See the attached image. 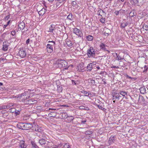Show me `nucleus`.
<instances>
[{
	"label": "nucleus",
	"instance_id": "f257e3e1",
	"mask_svg": "<svg viewBox=\"0 0 148 148\" xmlns=\"http://www.w3.org/2000/svg\"><path fill=\"white\" fill-rule=\"evenodd\" d=\"M87 54L89 58L91 56L93 57H95V51L92 47H91L89 49H88L87 51Z\"/></svg>",
	"mask_w": 148,
	"mask_h": 148
},
{
	"label": "nucleus",
	"instance_id": "f03ea898",
	"mask_svg": "<svg viewBox=\"0 0 148 148\" xmlns=\"http://www.w3.org/2000/svg\"><path fill=\"white\" fill-rule=\"evenodd\" d=\"M58 65L60 68L65 67L68 65L67 62L64 60H58Z\"/></svg>",
	"mask_w": 148,
	"mask_h": 148
},
{
	"label": "nucleus",
	"instance_id": "7ed1b4c3",
	"mask_svg": "<svg viewBox=\"0 0 148 148\" xmlns=\"http://www.w3.org/2000/svg\"><path fill=\"white\" fill-rule=\"evenodd\" d=\"M73 31L74 33L80 37L83 36V34L81 31L79 29L77 28H74L73 29Z\"/></svg>",
	"mask_w": 148,
	"mask_h": 148
},
{
	"label": "nucleus",
	"instance_id": "20e7f679",
	"mask_svg": "<svg viewBox=\"0 0 148 148\" xmlns=\"http://www.w3.org/2000/svg\"><path fill=\"white\" fill-rule=\"evenodd\" d=\"M37 101L32 99H29L25 101V103L26 104L33 105L37 103Z\"/></svg>",
	"mask_w": 148,
	"mask_h": 148
},
{
	"label": "nucleus",
	"instance_id": "39448f33",
	"mask_svg": "<svg viewBox=\"0 0 148 148\" xmlns=\"http://www.w3.org/2000/svg\"><path fill=\"white\" fill-rule=\"evenodd\" d=\"M119 94L117 93L116 92H114L112 94V95L113 97L112 99L117 100V101H118L119 99V97L121 96L119 95Z\"/></svg>",
	"mask_w": 148,
	"mask_h": 148
},
{
	"label": "nucleus",
	"instance_id": "423d86ee",
	"mask_svg": "<svg viewBox=\"0 0 148 148\" xmlns=\"http://www.w3.org/2000/svg\"><path fill=\"white\" fill-rule=\"evenodd\" d=\"M26 93L25 92L22 93L21 95H19V97L23 101H25L26 100L29 99V96H27Z\"/></svg>",
	"mask_w": 148,
	"mask_h": 148
},
{
	"label": "nucleus",
	"instance_id": "0eeeda50",
	"mask_svg": "<svg viewBox=\"0 0 148 148\" xmlns=\"http://www.w3.org/2000/svg\"><path fill=\"white\" fill-rule=\"evenodd\" d=\"M24 130H28L33 127V125L32 123H24Z\"/></svg>",
	"mask_w": 148,
	"mask_h": 148
},
{
	"label": "nucleus",
	"instance_id": "6e6552de",
	"mask_svg": "<svg viewBox=\"0 0 148 148\" xmlns=\"http://www.w3.org/2000/svg\"><path fill=\"white\" fill-rule=\"evenodd\" d=\"M18 53L20 56L22 58L26 56L25 51L23 49H21L19 50Z\"/></svg>",
	"mask_w": 148,
	"mask_h": 148
},
{
	"label": "nucleus",
	"instance_id": "1a4fd4ad",
	"mask_svg": "<svg viewBox=\"0 0 148 148\" xmlns=\"http://www.w3.org/2000/svg\"><path fill=\"white\" fill-rule=\"evenodd\" d=\"M8 43L7 42H4L3 43L2 50L4 51H6L8 49Z\"/></svg>",
	"mask_w": 148,
	"mask_h": 148
},
{
	"label": "nucleus",
	"instance_id": "9d476101",
	"mask_svg": "<svg viewBox=\"0 0 148 148\" xmlns=\"http://www.w3.org/2000/svg\"><path fill=\"white\" fill-rule=\"evenodd\" d=\"M53 47L51 46L49 44H48L47 45V49L48 53H51L53 51Z\"/></svg>",
	"mask_w": 148,
	"mask_h": 148
},
{
	"label": "nucleus",
	"instance_id": "9b49d317",
	"mask_svg": "<svg viewBox=\"0 0 148 148\" xmlns=\"http://www.w3.org/2000/svg\"><path fill=\"white\" fill-rule=\"evenodd\" d=\"M77 68L78 71L79 72H83L84 70V64L83 63L80 64L78 66Z\"/></svg>",
	"mask_w": 148,
	"mask_h": 148
},
{
	"label": "nucleus",
	"instance_id": "f8f14e48",
	"mask_svg": "<svg viewBox=\"0 0 148 148\" xmlns=\"http://www.w3.org/2000/svg\"><path fill=\"white\" fill-rule=\"evenodd\" d=\"M27 146L24 140L21 141L19 146V148H26Z\"/></svg>",
	"mask_w": 148,
	"mask_h": 148
},
{
	"label": "nucleus",
	"instance_id": "ddd939ff",
	"mask_svg": "<svg viewBox=\"0 0 148 148\" xmlns=\"http://www.w3.org/2000/svg\"><path fill=\"white\" fill-rule=\"evenodd\" d=\"M104 34L106 36H108L111 33L110 30L106 27L104 28L103 29Z\"/></svg>",
	"mask_w": 148,
	"mask_h": 148
},
{
	"label": "nucleus",
	"instance_id": "4468645a",
	"mask_svg": "<svg viewBox=\"0 0 148 148\" xmlns=\"http://www.w3.org/2000/svg\"><path fill=\"white\" fill-rule=\"evenodd\" d=\"M24 123H21L17 124V127L19 129L24 130Z\"/></svg>",
	"mask_w": 148,
	"mask_h": 148
},
{
	"label": "nucleus",
	"instance_id": "2eb2a0df",
	"mask_svg": "<svg viewBox=\"0 0 148 148\" xmlns=\"http://www.w3.org/2000/svg\"><path fill=\"white\" fill-rule=\"evenodd\" d=\"M115 141L114 136H112L109 138L108 142L110 144L114 143Z\"/></svg>",
	"mask_w": 148,
	"mask_h": 148
},
{
	"label": "nucleus",
	"instance_id": "dca6fc26",
	"mask_svg": "<svg viewBox=\"0 0 148 148\" xmlns=\"http://www.w3.org/2000/svg\"><path fill=\"white\" fill-rule=\"evenodd\" d=\"M25 23L24 22H22L20 23L18 25V29H20V30H23L25 27Z\"/></svg>",
	"mask_w": 148,
	"mask_h": 148
},
{
	"label": "nucleus",
	"instance_id": "f3484780",
	"mask_svg": "<svg viewBox=\"0 0 148 148\" xmlns=\"http://www.w3.org/2000/svg\"><path fill=\"white\" fill-rule=\"evenodd\" d=\"M46 11V9L44 8H42V9L38 12V13L40 15H43L45 13Z\"/></svg>",
	"mask_w": 148,
	"mask_h": 148
},
{
	"label": "nucleus",
	"instance_id": "a211bd4d",
	"mask_svg": "<svg viewBox=\"0 0 148 148\" xmlns=\"http://www.w3.org/2000/svg\"><path fill=\"white\" fill-rule=\"evenodd\" d=\"M92 63H89L86 67L87 71H91L92 69Z\"/></svg>",
	"mask_w": 148,
	"mask_h": 148
},
{
	"label": "nucleus",
	"instance_id": "6ab92c4d",
	"mask_svg": "<svg viewBox=\"0 0 148 148\" xmlns=\"http://www.w3.org/2000/svg\"><path fill=\"white\" fill-rule=\"evenodd\" d=\"M140 92L142 94L146 93V89L145 87H142L140 88Z\"/></svg>",
	"mask_w": 148,
	"mask_h": 148
},
{
	"label": "nucleus",
	"instance_id": "aec40b11",
	"mask_svg": "<svg viewBox=\"0 0 148 148\" xmlns=\"http://www.w3.org/2000/svg\"><path fill=\"white\" fill-rule=\"evenodd\" d=\"M86 39L89 41L92 40L93 39V37L91 35H89L86 36Z\"/></svg>",
	"mask_w": 148,
	"mask_h": 148
},
{
	"label": "nucleus",
	"instance_id": "412c9836",
	"mask_svg": "<svg viewBox=\"0 0 148 148\" xmlns=\"http://www.w3.org/2000/svg\"><path fill=\"white\" fill-rule=\"evenodd\" d=\"M99 47H100L101 49L104 51H107L106 48L105 47V44L102 43L100 45Z\"/></svg>",
	"mask_w": 148,
	"mask_h": 148
},
{
	"label": "nucleus",
	"instance_id": "4be33fe9",
	"mask_svg": "<svg viewBox=\"0 0 148 148\" xmlns=\"http://www.w3.org/2000/svg\"><path fill=\"white\" fill-rule=\"evenodd\" d=\"M128 24L127 22H123L121 24V27L122 28H123L127 26Z\"/></svg>",
	"mask_w": 148,
	"mask_h": 148
},
{
	"label": "nucleus",
	"instance_id": "5701e85b",
	"mask_svg": "<svg viewBox=\"0 0 148 148\" xmlns=\"http://www.w3.org/2000/svg\"><path fill=\"white\" fill-rule=\"evenodd\" d=\"M62 119H66L68 117V116L66 113L63 112L62 114Z\"/></svg>",
	"mask_w": 148,
	"mask_h": 148
},
{
	"label": "nucleus",
	"instance_id": "b1692460",
	"mask_svg": "<svg viewBox=\"0 0 148 148\" xmlns=\"http://www.w3.org/2000/svg\"><path fill=\"white\" fill-rule=\"evenodd\" d=\"M115 54L116 56V57L115 58L116 60H119L123 59V58H121L120 56H119V55H118L116 53H115Z\"/></svg>",
	"mask_w": 148,
	"mask_h": 148
},
{
	"label": "nucleus",
	"instance_id": "393cba45",
	"mask_svg": "<svg viewBox=\"0 0 148 148\" xmlns=\"http://www.w3.org/2000/svg\"><path fill=\"white\" fill-rule=\"evenodd\" d=\"M134 10H132L130 13V16L131 17H134L135 15V13L134 12Z\"/></svg>",
	"mask_w": 148,
	"mask_h": 148
},
{
	"label": "nucleus",
	"instance_id": "a878e982",
	"mask_svg": "<svg viewBox=\"0 0 148 148\" xmlns=\"http://www.w3.org/2000/svg\"><path fill=\"white\" fill-rule=\"evenodd\" d=\"M46 141L44 139H41L39 140V143L41 145L46 144Z\"/></svg>",
	"mask_w": 148,
	"mask_h": 148
},
{
	"label": "nucleus",
	"instance_id": "bb28decb",
	"mask_svg": "<svg viewBox=\"0 0 148 148\" xmlns=\"http://www.w3.org/2000/svg\"><path fill=\"white\" fill-rule=\"evenodd\" d=\"M79 109L81 110H88L89 109L88 107L83 106H80L79 107Z\"/></svg>",
	"mask_w": 148,
	"mask_h": 148
},
{
	"label": "nucleus",
	"instance_id": "cd10ccee",
	"mask_svg": "<svg viewBox=\"0 0 148 148\" xmlns=\"http://www.w3.org/2000/svg\"><path fill=\"white\" fill-rule=\"evenodd\" d=\"M130 2L132 5H135L137 4L138 2V0H131Z\"/></svg>",
	"mask_w": 148,
	"mask_h": 148
},
{
	"label": "nucleus",
	"instance_id": "c85d7f7f",
	"mask_svg": "<svg viewBox=\"0 0 148 148\" xmlns=\"http://www.w3.org/2000/svg\"><path fill=\"white\" fill-rule=\"evenodd\" d=\"M119 94L123 97H125V95L127 94V92L124 91H120Z\"/></svg>",
	"mask_w": 148,
	"mask_h": 148
},
{
	"label": "nucleus",
	"instance_id": "c756f323",
	"mask_svg": "<svg viewBox=\"0 0 148 148\" xmlns=\"http://www.w3.org/2000/svg\"><path fill=\"white\" fill-rule=\"evenodd\" d=\"M31 143L33 148H38V147L37 146L36 143L34 141H32Z\"/></svg>",
	"mask_w": 148,
	"mask_h": 148
},
{
	"label": "nucleus",
	"instance_id": "7c9ffc66",
	"mask_svg": "<svg viewBox=\"0 0 148 148\" xmlns=\"http://www.w3.org/2000/svg\"><path fill=\"white\" fill-rule=\"evenodd\" d=\"M71 146L68 143H66L64 145L62 148H71Z\"/></svg>",
	"mask_w": 148,
	"mask_h": 148
},
{
	"label": "nucleus",
	"instance_id": "2f4dec72",
	"mask_svg": "<svg viewBox=\"0 0 148 148\" xmlns=\"http://www.w3.org/2000/svg\"><path fill=\"white\" fill-rule=\"evenodd\" d=\"M144 70L143 71V73H146L148 72V66H147L145 65L144 66Z\"/></svg>",
	"mask_w": 148,
	"mask_h": 148
},
{
	"label": "nucleus",
	"instance_id": "473e14b6",
	"mask_svg": "<svg viewBox=\"0 0 148 148\" xmlns=\"http://www.w3.org/2000/svg\"><path fill=\"white\" fill-rule=\"evenodd\" d=\"M72 15L71 13H70L69 14L68 16L67 17V18L69 20L72 21L73 19L72 18Z\"/></svg>",
	"mask_w": 148,
	"mask_h": 148
},
{
	"label": "nucleus",
	"instance_id": "72a5a7b5",
	"mask_svg": "<svg viewBox=\"0 0 148 148\" xmlns=\"http://www.w3.org/2000/svg\"><path fill=\"white\" fill-rule=\"evenodd\" d=\"M66 44L69 47H71L73 45L72 42L70 40L67 41L66 42Z\"/></svg>",
	"mask_w": 148,
	"mask_h": 148
},
{
	"label": "nucleus",
	"instance_id": "f704fd0d",
	"mask_svg": "<svg viewBox=\"0 0 148 148\" xmlns=\"http://www.w3.org/2000/svg\"><path fill=\"white\" fill-rule=\"evenodd\" d=\"M67 118V120H68L69 122H71L74 119V118L73 116H68V117Z\"/></svg>",
	"mask_w": 148,
	"mask_h": 148
},
{
	"label": "nucleus",
	"instance_id": "c9c22d12",
	"mask_svg": "<svg viewBox=\"0 0 148 148\" xmlns=\"http://www.w3.org/2000/svg\"><path fill=\"white\" fill-rule=\"evenodd\" d=\"M89 80L90 81V82L91 83L92 85H95V79H90Z\"/></svg>",
	"mask_w": 148,
	"mask_h": 148
},
{
	"label": "nucleus",
	"instance_id": "e433bc0d",
	"mask_svg": "<svg viewBox=\"0 0 148 148\" xmlns=\"http://www.w3.org/2000/svg\"><path fill=\"white\" fill-rule=\"evenodd\" d=\"M33 130H34L38 132H41V129L40 128H39L38 127V126L36 127V128H35V130H34L33 129Z\"/></svg>",
	"mask_w": 148,
	"mask_h": 148
},
{
	"label": "nucleus",
	"instance_id": "4c0bfd02",
	"mask_svg": "<svg viewBox=\"0 0 148 148\" xmlns=\"http://www.w3.org/2000/svg\"><path fill=\"white\" fill-rule=\"evenodd\" d=\"M72 84L73 85H77L78 84V81H75L74 80H71Z\"/></svg>",
	"mask_w": 148,
	"mask_h": 148
},
{
	"label": "nucleus",
	"instance_id": "58836bf2",
	"mask_svg": "<svg viewBox=\"0 0 148 148\" xmlns=\"http://www.w3.org/2000/svg\"><path fill=\"white\" fill-rule=\"evenodd\" d=\"M143 28L146 31H148V26L147 25L144 24L143 26Z\"/></svg>",
	"mask_w": 148,
	"mask_h": 148
},
{
	"label": "nucleus",
	"instance_id": "ea45409f",
	"mask_svg": "<svg viewBox=\"0 0 148 148\" xmlns=\"http://www.w3.org/2000/svg\"><path fill=\"white\" fill-rule=\"evenodd\" d=\"M100 21L102 23H105L106 21V19L104 18H102L100 19Z\"/></svg>",
	"mask_w": 148,
	"mask_h": 148
},
{
	"label": "nucleus",
	"instance_id": "a19ab883",
	"mask_svg": "<svg viewBox=\"0 0 148 148\" xmlns=\"http://www.w3.org/2000/svg\"><path fill=\"white\" fill-rule=\"evenodd\" d=\"M48 42L51 43V44H49V45L51 46L54 47L55 46V42L53 41H49Z\"/></svg>",
	"mask_w": 148,
	"mask_h": 148
},
{
	"label": "nucleus",
	"instance_id": "79ce46f5",
	"mask_svg": "<svg viewBox=\"0 0 148 148\" xmlns=\"http://www.w3.org/2000/svg\"><path fill=\"white\" fill-rule=\"evenodd\" d=\"M49 31L50 32H53V31L54 30V28L53 27V25H51L50 27H49Z\"/></svg>",
	"mask_w": 148,
	"mask_h": 148
},
{
	"label": "nucleus",
	"instance_id": "37998d69",
	"mask_svg": "<svg viewBox=\"0 0 148 148\" xmlns=\"http://www.w3.org/2000/svg\"><path fill=\"white\" fill-rule=\"evenodd\" d=\"M56 113H55V112H51L49 114V115H51L50 116L51 117H53L55 116Z\"/></svg>",
	"mask_w": 148,
	"mask_h": 148
},
{
	"label": "nucleus",
	"instance_id": "c03bdc74",
	"mask_svg": "<svg viewBox=\"0 0 148 148\" xmlns=\"http://www.w3.org/2000/svg\"><path fill=\"white\" fill-rule=\"evenodd\" d=\"M84 94H88V95H85V96H88L89 97V95H92V94L90 93H89V92H88L85 91H84Z\"/></svg>",
	"mask_w": 148,
	"mask_h": 148
},
{
	"label": "nucleus",
	"instance_id": "a18cd8bd",
	"mask_svg": "<svg viewBox=\"0 0 148 148\" xmlns=\"http://www.w3.org/2000/svg\"><path fill=\"white\" fill-rule=\"evenodd\" d=\"M3 85V84L1 82H0V90H4L5 88L4 87H1V86H2Z\"/></svg>",
	"mask_w": 148,
	"mask_h": 148
},
{
	"label": "nucleus",
	"instance_id": "49530a36",
	"mask_svg": "<svg viewBox=\"0 0 148 148\" xmlns=\"http://www.w3.org/2000/svg\"><path fill=\"white\" fill-rule=\"evenodd\" d=\"M101 10L100 8H99L98 10L97 11V12L98 13V15L99 16H100L101 17L102 16V15H101L100 14V13H101Z\"/></svg>",
	"mask_w": 148,
	"mask_h": 148
},
{
	"label": "nucleus",
	"instance_id": "de8ad7c7",
	"mask_svg": "<svg viewBox=\"0 0 148 148\" xmlns=\"http://www.w3.org/2000/svg\"><path fill=\"white\" fill-rule=\"evenodd\" d=\"M98 107L99 109L102 110H104V109H105L104 108H103L100 105H98Z\"/></svg>",
	"mask_w": 148,
	"mask_h": 148
},
{
	"label": "nucleus",
	"instance_id": "09e8293b",
	"mask_svg": "<svg viewBox=\"0 0 148 148\" xmlns=\"http://www.w3.org/2000/svg\"><path fill=\"white\" fill-rule=\"evenodd\" d=\"M92 133V132L90 131H87L86 132V134L88 135H90Z\"/></svg>",
	"mask_w": 148,
	"mask_h": 148
},
{
	"label": "nucleus",
	"instance_id": "8fccbe9b",
	"mask_svg": "<svg viewBox=\"0 0 148 148\" xmlns=\"http://www.w3.org/2000/svg\"><path fill=\"white\" fill-rule=\"evenodd\" d=\"M58 90L59 92H61L62 90V88L60 86L58 88Z\"/></svg>",
	"mask_w": 148,
	"mask_h": 148
},
{
	"label": "nucleus",
	"instance_id": "3c124183",
	"mask_svg": "<svg viewBox=\"0 0 148 148\" xmlns=\"http://www.w3.org/2000/svg\"><path fill=\"white\" fill-rule=\"evenodd\" d=\"M11 34L13 36H14L16 34V32L15 30L12 31L11 32Z\"/></svg>",
	"mask_w": 148,
	"mask_h": 148
},
{
	"label": "nucleus",
	"instance_id": "603ef678",
	"mask_svg": "<svg viewBox=\"0 0 148 148\" xmlns=\"http://www.w3.org/2000/svg\"><path fill=\"white\" fill-rule=\"evenodd\" d=\"M14 112H15V116H17L20 113V112L18 110L17 111L16 110V111H15Z\"/></svg>",
	"mask_w": 148,
	"mask_h": 148
},
{
	"label": "nucleus",
	"instance_id": "864d4df0",
	"mask_svg": "<svg viewBox=\"0 0 148 148\" xmlns=\"http://www.w3.org/2000/svg\"><path fill=\"white\" fill-rule=\"evenodd\" d=\"M12 106V105L11 104H9L5 106V108H8Z\"/></svg>",
	"mask_w": 148,
	"mask_h": 148
},
{
	"label": "nucleus",
	"instance_id": "5fc2aeb1",
	"mask_svg": "<svg viewBox=\"0 0 148 148\" xmlns=\"http://www.w3.org/2000/svg\"><path fill=\"white\" fill-rule=\"evenodd\" d=\"M140 98L142 100V101L143 102L144 100V99L143 97L142 96H139V99H140Z\"/></svg>",
	"mask_w": 148,
	"mask_h": 148
},
{
	"label": "nucleus",
	"instance_id": "6e6d98bb",
	"mask_svg": "<svg viewBox=\"0 0 148 148\" xmlns=\"http://www.w3.org/2000/svg\"><path fill=\"white\" fill-rule=\"evenodd\" d=\"M10 15H8L5 18H4L5 19V20H8V19L9 18H10Z\"/></svg>",
	"mask_w": 148,
	"mask_h": 148
},
{
	"label": "nucleus",
	"instance_id": "4d7b16f0",
	"mask_svg": "<svg viewBox=\"0 0 148 148\" xmlns=\"http://www.w3.org/2000/svg\"><path fill=\"white\" fill-rule=\"evenodd\" d=\"M6 108H5V106H2L1 107H0V110H1L2 109H3Z\"/></svg>",
	"mask_w": 148,
	"mask_h": 148
},
{
	"label": "nucleus",
	"instance_id": "13d9d810",
	"mask_svg": "<svg viewBox=\"0 0 148 148\" xmlns=\"http://www.w3.org/2000/svg\"><path fill=\"white\" fill-rule=\"evenodd\" d=\"M30 42V39L29 38L26 41V44L27 45H28Z\"/></svg>",
	"mask_w": 148,
	"mask_h": 148
},
{
	"label": "nucleus",
	"instance_id": "bf43d9fd",
	"mask_svg": "<svg viewBox=\"0 0 148 148\" xmlns=\"http://www.w3.org/2000/svg\"><path fill=\"white\" fill-rule=\"evenodd\" d=\"M119 11H116L114 12V14L116 15H117L119 14Z\"/></svg>",
	"mask_w": 148,
	"mask_h": 148
},
{
	"label": "nucleus",
	"instance_id": "052dcab7",
	"mask_svg": "<svg viewBox=\"0 0 148 148\" xmlns=\"http://www.w3.org/2000/svg\"><path fill=\"white\" fill-rule=\"evenodd\" d=\"M111 68H116V69H118L119 68L118 66H113L111 67Z\"/></svg>",
	"mask_w": 148,
	"mask_h": 148
},
{
	"label": "nucleus",
	"instance_id": "680f3d73",
	"mask_svg": "<svg viewBox=\"0 0 148 148\" xmlns=\"http://www.w3.org/2000/svg\"><path fill=\"white\" fill-rule=\"evenodd\" d=\"M86 121H87L86 120L82 121L81 123L83 124H84L85 123H86Z\"/></svg>",
	"mask_w": 148,
	"mask_h": 148
},
{
	"label": "nucleus",
	"instance_id": "e2e57ef3",
	"mask_svg": "<svg viewBox=\"0 0 148 148\" xmlns=\"http://www.w3.org/2000/svg\"><path fill=\"white\" fill-rule=\"evenodd\" d=\"M12 109H10V112H14L15 111V110L14 109H13V110H13V111H12Z\"/></svg>",
	"mask_w": 148,
	"mask_h": 148
},
{
	"label": "nucleus",
	"instance_id": "0e129e2a",
	"mask_svg": "<svg viewBox=\"0 0 148 148\" xmlns=\"http://www.w3.org/2000/svg\"><path fill=\"white\" fill-rule=\"evenodd\" d=\"M105 79H103L102 80V81L103 82V84H106V82H105Z\"/></svg>",
	"mask_w": 148,
	"mask_h": 148
},
{
	"label": "nucleus",
	"instance_id": "69168bd1",
	"mask_svg": "<svg viewBox=\"0 0 148 148\" xmlns=\"http://www.w3.org/2000/svg\"><path fill=\"white\" fill-rule=\"evenodd\" d=\"M76 3L75 1H73L72 2V5H75L76 4Z\"/></svg>",
	"mask_w": 148,
	"mask_h": 148
},
{
	"label": "nucleus",
	"instance_id": "338daca9",
	"mask_svg": "<svg viewBox=\"0 0 148 148\" xmlns=\"http://www.w3.org/2000/svg\"><path fill=\"white\" fill-rule=\"evenodd\" d=\"M8 25H7V24L4 25L3 26V28H5Z\"/></svg>",
	"mask_w": 148,
	"mask_h": 148
},
{
	"label": "nucleus",
	"instance_id": "774afa93",
	"mask_svg": "<svg viewBox=\"0 0 148 148\" xmlns=\"http://www.w3.org/2000/svg\"><path fill=\"white\" fill-rule=\"evenodd\" d=\"M10 20H9L7 23V25L8 26L9 24L10 23Z\"/></svg>",
	"mask_w": 148,
	"mask_h": 148
}]
</instances>
